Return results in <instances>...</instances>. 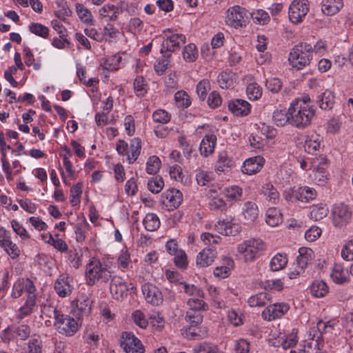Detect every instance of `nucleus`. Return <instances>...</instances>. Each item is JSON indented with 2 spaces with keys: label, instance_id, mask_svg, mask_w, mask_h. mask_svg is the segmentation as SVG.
<instances>
[{
  "label": "nucleus",
  "instance_id": "obj_6",
  "mask_svg": "<svg viewBox=\"0 0 353 353\" xmlns=\"http://www.w3.org/2000/svg\"><path fill=\"white\" fill-rule=\"evenodd\" d=\"M250 17V12L239 6H234L228 9L225 17L227 25L238 28L245 26Z\"/></svg>",
  "mask_w": 353,
  "mask_h": 353
},
{
  "label": "nucleus",
  "instance_id": "obj_42",
  "mask_svg": "<svg viewBox=\"0 0 353 353\" xmlns=\"http://www.w3.org/2000/svg\"><path fill=\"white\" fill-rule=\"evenodd\" d=\"M161 54V57H159L154 65V71L158 75L163 74L170 63L171 54L169 52Z\"/></svg>",
  "mask_w": 353,
  "mask_h": 353
},
{
  "label": "nucleus",
  "instance_id": "obj_56",
  "mask_svg": "<svg viewBox=\"0 0 353 353\" xmlns=\"http://www.w3.org/2000/svg\"><path fill=\"white\" fill-rule=\"evenodd\" d=\"M161 162L157 156L150 157L146 162V172L149 174H155L160 170Z\"/></svg>",
  "mask_w": 353,
  "mask_h": 353
},
{
  "label": "nucleus",
  "instance_id": "obj_12",
  "mask_svg": "<svg viewBox=\"0 0 353 353\" xmlns=\"http://www.w3.org/2000/svg\"><path fill=\"white\" fill-rule=\"evenodd\" d=\"M110 290L112 296L119 299L127 296L129 290L134 292L136 288L132 283L128 285L121 278L114 276L111 279Z\"/></svg>",
  "mask_w": 353,
  "mask_h": 353
},
{
  "label": "nucleus",
  "instance_id": "obj_1",
  "mask_svg": "<svg viewBox=\"0 0 353 353\" xmlns=\"http://www.w3.org/2000/svg\"><path fill=\"white\" fill-rule=\"evenodd\" d=\"M289 114L292 126L303 129L310 125L315 115L310 97L305 95L294 99L289 107Z\"/></svg>",
  "mask_w": 353,
  "mask_h": 353
},
{
  "label": "nucleus",
  "instance_id": "obj_47",
  "mask_svg": "<svg viewBox=\"0 0 353 353\" xmlns=\"http://www.w3.org/2000/svg\"><path fill=\"white\" fill-rule=\"evenodd\" d=\"M76 12L80 20L86 24H92V15L91 12L81 3H76Z\"/></svg>",
  "mask_w": 353,
  "mask_h": 353
},
{
  "label": "nucleus",
  "instance_id": "obj_34",
  "mask_svg": "<svg viewBox=\"0 0 353 353\" xmlns=\"http://www.w3.org/2000/svg\"><path fill=\"white\" fill-rule=\"evenodd\" d=\"M299 256L296 257L297 268L303 271L307 264L312 260V250L306 248H301L299 250Z\"/></svg>",
  "mask_w": 353,
  "mask_h": 353
},
{
  "label": "nucleus",
  "instance_id": "obj_53",
  "mask_svg": "<svg viewBox=\"0 0 353 353\" xmlns=\"http://www.w3.org/2000/svg\"><path fill=\"white\" fill-rule=\"evenodd\" d=\"M57 10L55 11V15L61 20H65L66 17L71 15L72 12L64 0H57Z\"/></svg>",
  "mask_w": 353,
  "mask_h": 353
},
{
  "label": "nucleus",
  "instance_id": "obj_24",
  "mask_svg": "<svg viewBox=\"0 0 353 353\" xmlns=\"http://www.w3.org/2000/svg\"><path fill=\"white\" fill-rule=\"evenodd\" d=\"M54 290L60 297H65L72 292V288L69 282V277L65 274L60 275L54 282Z\"/></svg>",
  "mask_w": 353,
  "mask_h": 353
},
{
  "label": "nucleus",
  "instance_id": "obj_8",
  "mask_svg": "<svg viewBox=\"0 0 353 353\" xmlns=\"http://www.w3.org/2000/svg\"><path fill=\"white\" fill-rule=\"evenodd\" d=\"M121 346L126 353L145 352V347L141 341L132 332H123Z\"/></svg>",
  "mask_w": 353,
  "mask_h": 353
},
{
  "label": "nucleus",
  "instance_id": "obj_30",
  "mask_svg": "<svg viewBox=\"0 0 353 353\" xmlns=\"http://www.w3.org/2000/svg\"><path fill=\"white\" fill-rule=\"evenodd\" d=\"M234 264V261L230 257L224 256L221 265L214 270V276L222 279L227 278L230 275L231 270L233 269Z\"/></svg>",
  "mask_w": 353,
  "mask_h": 353
},
{
  "label": "nucleus",
  "instance_id": "obj_57",
  "mask_svg": "<svg viewBox=\"0 0 353 353\" xmlns=\"http://www.w3.org/2000/svg\"><path fill=\"white\" fill-rule=\"evenodd\" d=\"M12 332H15L16 338H19L21 340H26L30 336L31 329L29 325L26 324L18 325H13Z\"/></svg>",
  "mask_w": 353,
  "mask_h": 353
},
{
  "label": "nucleus",
  "instance_id": "obj_40",
  "mask_svg": "<svg viewBox=\"0 0 353 353\" xmlns=\"http://www.w3.org/2000/svg\"><path fill=\"white\" fill-rule=\"evenodd\" d=\"M334 95L330 90H325L318 100L319 107L322 110H331L334 105Z\"/></svg>",
  "mask_w": 353,
  "mask_h": 353
},
{
  "label": "nucleus",
  "instance_id": "obj_7",
  "mask_svg": "<svg viewBox=\"0 0 353 353\" xmlns=\"http://www.w3.org/2000/svg\"><path fill=\"white\" fill-rule=\"evenodd\" d=\"M332 218L334 226L341 228L349 223L352 212L348 205L344 203L336 204L332 210Z\"/></svg>",
  "mask_w": 353,
  "mask_h": 353
},
{
  "label": "nucleus",
  "instance_id": "obj_39",
  "mask_svg": "<svg viewBox=\"0 0 353 353\" xmlns=\"http://www.w3.org/2000/svg\"><path fill=\"white\" fill-rule=\"evenodd\" d=\"M265 221L272 227L276 226L281 223L283 221V217L280 210L276 208H268L266 212Z\"/></svg>",
  "mask_w": 353,
  "mask_h": 353
},
{
  "label": "nucleus",
  "instance_id": "obj_41",
  "mask_svg": "<svg viewBox=\"0 0 353 353\" xmlns=\"http://www.w3.org/2000/svg\"><path fill=\"white\" fill-rule=\"evenodd\" d=\"M222 194L228 200L232 201H239L243 195V190L237 185H232L230 187L221 188Z\"/></svg>",
  "mask_w": 353,
  "mask_h": 353
},
{
  "label": "nucleus",
  "instance_id": "obj_64",
  "mask_svg": "<svg viewBox=\"0 0 353 353\" xmlns=\"http://www.w3.org/2000/svg\"><path fill=\"white\" fill-rule=\"evenodd\" d=\"M297 329H292V332L286 336L281 342V345L283 349H288L294 346L297 343Z\"/></svg>",
  "mask_w": 353,
  "mask_h": 353
},
{
  "label": "nucleus",
  "instance_id": "obj_11",
  "mask_svg": "<svg viewBox=\"0 0 353 353\" xmlns=\"http://www.w3.org/2000/svg\"><path fill=\"white\" fill-rule=\"evenodd\" d=\"M222 194L221 188L219 186H212L207 192V196L210 201L209 208L212 210H220L221 212L226 210L227 204Z\"/></svg>",
  "mask_w": 353,
  "mask_h": 353
},
{
  "label": "nucleus",
  "instance_id": "obj_3",
  "mask_svg": "<svg viewBox=\"0 0 353 353\" xmlns=\"http://www.w3.org/2000/svg\"><path fill=\"white\" fill-rule=\"evenodd\" d=\"M112 278L111 272L106 265L96 259L92 258L86 265L85 279L88 285L92 286L98 281L108 283Z\"/></svg>",
  "mask_w": 353,
  "mask_h": 353
},
{
  "label": "nucleus",
  "instance_id": "obj_54",
  "mask_svg": "<svg viewBox=\"0 0 353 353\" xmlns=\"http://www.w3.org/2000/svg\"><path fill=\"white\" fill-rule=\"evenodd\" d=\"M134 90L136 95L143 97L148 91V84L142 76H138L134 81Z\"/></svg>",
  "mask_w": 353,
  "mask_h": 353
},
{
  "label": "nucleus",
  "instance_id": "obj_35",
  "mask_svg": "<svg viewBox=\"0 0 353 353\" xmlns=\"http://www.w3.org/2000/svg\"><path fill=\"white\" fill-rule=\"evenodd\" d=\"M217 81L221 88L230 89L234 86L235 75L231 72L223 71L219 74Z\"/></svg>",
  "mask_w": 353,
  "mask_h": 353
},
{
  "label": "nucleus",
  "instance_id": "obj_58",
  "mask_svg": "<svg viewBox=\"0 0 353 353\" xmlns=\"http://www.w3.org/2000/svg\"><path fill=\"white\" fill-rule=\"evenodd\" d=\"M250 15L254 23L260 25L267 24L270 19L269 14L263 10H256L252 13L250 12Z\"/></svg>",
  "mask_w": 353,
  "mask_h": 353
},
{
  "label": "nucleus",
  "instance_id": "obj_14",
  "mask_svg": "<svg viewBox=\"0 0 353 353\" xmlns=\"http://www.w3.org/2000/svg\"><path fill=\"white\" fill-rule=\"evenodd\" d=\"M36 288L33 282L29 279H18L14 284L12 296L14 299L20 297L23 292H27L28 296L35 295Z\"/></svg>",
  "mask_w": 353,
  "mask_h": 353
},
{
  "label": "nucleus",
  "instance_id": "obj_61",
  "mask_svg": "<svg viewBox=\"0 0 353 353\" xmlns=\"http://www.w3.org/2000/svg\"><path fill=\"white\" fill-rule=\"evenodd\" d=\"M246 93L250 100H257L262 96V89L256 83H250L247 86Z\"/></svg>",
  "mask_w": 353,
  "mask_h": 353
},
{
  "label": "nucleus",
  "instance_id": "obj_13",
  "mask_svg": "<svg viewBox=\"0 0 353 353\" xmlns=\"http://www.w3.org/2000/svg\"><path fill=\"white\" fill-rule=\"evenodd\" d=\"M289 309L290 305L286 303L270 304L262 312V316L265 320L272 321L282 317Z\"/></svg>",
  "mask_w": 353,
  "mask_h": 353
},
{
  "label": "nucleus",
  "instance_id": "obj_55",
  "mask_svg": "<svg viewBox=\"0 0 353 353\" xmlns=\"http://www.w3.org/2000/svg\"><path fill=\"white\" fill-rule=\"evenodd\" d=\"M6 253L12 259H16L21 254V250L18 245L12 239L1 247Z\"/></svg>",
  "mask_w": 353,
  "mask_h": 353
},
{
  "label": "nucleus",
  "instance_id": "obj_63",
  "mask_svg": "<svg viewBox=\"0 0 353 353\" xmlns=\"http://www.w3.org/2000/svg\"><path fill=\"white\" fill-rule=\"evenodd\" d=\"M41 343L39 336H32L28 343V353H41Z\"/></svg>",
  "mask_w": 353,
  "mask_h": 353
},
{
  "label": "nucleus",
  "instance_id": "obj_28",
  "mask_svg": "<svg viewBox=\"0 0 353 353\" xmlns=\"http://www.w3.org/2000/svg\"><path fill=\"white\" fill-rule=\"evenodd\" d=\"M322 139L320 135L312 132L307 134L305 139L304 149L310 154H314L319 150L321 145Z\"/></svg>",
  "mask_w": 353,
  "mask_h": 353
},
{
  "label": "nucleus",
  "instance_id": "obj_49",
  "mask_svg": "<svg viewBox=\"0 0 353 353\" xmlns=\"http://www.w3.org/2000/svg\"><path fill=\"white\" fill-rule=\"evenodd\" d=\"M182 54L183 59L189 63L195 61L199 56L198 49L194 43H190L185 46Z\"/></svg>",
  "mask_w": 353,
  "mask_h": 353
},
{
  "label": "nucleus",
  "instance_id": "obj_31",
  "mask_svg": "<svg viewBox=\"0 0 353 353\" xmlns=\"http://www.w3.org/2000/svg\"><path fill=\"white\" fill-rule=\"evenodd\" d=\"M343 7V0H323L322 12L326 15H334Z\"/></svg>",
  "mask_w": 353,
  "mask_h": 353
},
{
  "label": "nucleus",
  "instance_id": "obj_20",
  "mask_svg": "<svg viewBox=\"0 0 353 353\" xmlns=\"http://www.w3.org/2000/svg\"><path fill=\"white\" fill-rule=\"evenodd\" d=\"M142 291L148 303L152 305H159L163 302V296L159 290L152 285L145 284Z\"/></svg>",
  "mask_w": 353,
  "mask_h": 353
},
{
  "label": "nucleus",
  "instance_id": "obj_36",
  "mask_svg": "<svg viewBox=\"0 0 353 353\" xmlns=\"http://www.w3.org/2000/svg\"><path fill=\"white\" fill-rule=\"evenodd\" d=\"M311 294L316 298H322L329 292V287L322 280H316L310 285Z\"/></svg>",
  "mask_w": 353,
  "mask_h": 353
},
{
  "label": "nucleus",
  "instance_id": "obj_59",
  "mask_svg": "<svg viewBox=\"0 0 353 353\" xmlns=\"http://www.w3.org/2000/svg\"><path fill=\"white\" fill-rule=\"evenodd\" d=\"M187 305L189 307V310L199 311L201 312V311H206L208 310V304L203 300L197 298L189 299L187 301Z\"/></svg>",
  "mask_w": 353,
  "mask_h": 353
},
{
  "label": "nucleus",
  "instance_id": "obj_23",
  "mask_svg": "<svg viewBox=\"0 0 353 353\" xmlns=\"http://www.w3.org/2000/svg\"><path fill=\"white\" fill-rule=\"evenodd\" d=\"M91 303L89 296L85 293H79L73 301V304L79 312V316L88 315L91 311Z\"/></svg>",
  "mask_w": 353,
  "mask_h": 353
},
{
  "label": "nucleus",
  "instance_id": "obj_52",
  "mask_svg": "<svg viewBox=\"0 0 353 353\" xmlns=\"http://www.w3.org/2000/svg\"><path fill=\"white\" fill-rule=\"evenodd\" d=\"M174 100L178 108L185 109L191 105V100L188 94L183 91H177L174 94Z\"/></svg>",
  "mask_w": 353,
  "mask_h": 353
},
{
  "label": "nucleus",
  "instance_id": "obj_33",
  "mask_svg": "<svg viewBox=\"0 0 353 353\" xmlns=\"http://www.w3.org/2000/svg\"><path fill=\"white\" fill-rule=\"evenodd\" d=\"M35 297V295H30V296L27 297V300L24 305L19 309L16 315V319L17 320L21 321L32 312L36 303Z\"/></svg>",
  "mask_w": 353,
  "mask_h": 353
},
{
  "label": "nucleus",
  "instance_id": "obj_18",
  "mask_svg": "<svg viewBox=\"0 0 353 353\" xmlns=\"http://www.w3.org/2000/svg\"><path fill=\"white\" fill-rule=\"evenodd\" d=\"M162 197L165 198L163 202L169 208V210H173L177 208L183 201L182 193L179 190L174 188L165 192L162 194Z\"/></svg>",
  "mask_w": 353,
  "mask_h": 353
},
{
  "label": "nucleus",
  "instance_id": "obj_2",
  "mask_svg": "<svg viewBox=\"0 0 353 353\" xmlns=\"http://www.w3.org/2000/svg\"><path fill=\"white\" fill-rule=\"evenodd\" d=\"M312 59V45L306 42H300L295 45L288 56L290 65L298 70L310 65Z\"/></svg>",
  "mask_w": 353,
  "mask_h": 353
},
{
  "label": "nucleus",
  "instance_id": "obj_16",
  "mask_svg": "<svg viewBox=\"0 0 353 353\" xmlns=\"http://www.w3.org/2000/svg\"><path fill=\"white\" fill-rule=\"evenodd\" d=\"M264 163V158L259 155L249 158L243 162L241 171L245 174H254L261 170Z\"/></svg>",
  "mask_w": 353,
  "mask_h": 353
},
{
  "label": "nucleus",
  "instance_id": "obj_62",
  "mask_svg": "<svg viewBox=\"0 0 353 353\" xmlns=\"http://www.w3.org/2000/svg\"><path fill=\"white\" fill-rule=\"evenodd\" d=\"M163 180L160 176L152 177L148 182V190L155 194L160 192L163 189Z\"/></svg>",
  "mask_w": 353,
  "mask_h": 353
},
{
  "label": "nucleus",
  "instance_id": "obj_44",
  "mask_svg": "<svg viewBox=\"0 0 353 353\" xmlns=\"http://www.w3.org/2000/svg\"><path fill=\"white\" fill-rule=\"evenodd\" d=\"M143 224L148 231H155L161 225L158 216L154 213H148L145 215L143 221Z\"/></svg>",
  "mask_w": 353,
  "mask_h": 353
},
{
  "label": "nucleus",
  "instance_id": "obj_60",
  "mask_svg": "<svg viewBox=\"0 0 353 353\" xmlns=\"http://www.w3.org/2000/svg\"><path fill=\"white\" fill-rule=\"evenodd\" d=\"M83 183H77L70 188V202L72 206H75L80 203V196L82 194Z\"/></svg>",
  "mask_w": 353,
  "mask_h": 353
},
{
  "label": "nucleus",
  "instance_id": "obj_50",
  "mask_svg": "<svg viewBox=\"0 0 353 353\" xmlns=\"http://www.w3.org/2000/svg\"><path fill=\"white\" fill-rule=\"evenodd\" d=\"M269 300V295L267 293L261 292L251 296L248 299V303L252 307H262L264 306Z\"/></svg>",
  "mask_w": 353,
  "mask_h": 353
},
{
  "label": "nucleus",
  "instance_id": "obj_4",
  "mask_svg": "<svg viewBox=\"0 0 353 353\" xmlns=\"http://www.w3.org/2000/svg\"><path fill=\"white\" fill-rule=\"evenodd\" d=\"M53 326L55 330L60 334L65 336H74L81 326L80 316L77 319L63 312L58 314Z\"/></svg>",
  "mask_w": 353,
  "mask_h": 353
},
{
  "label": "nucleus",
  "instance_id": "obj_10",
  "mask_svg": "<svg viewBox=\"0 0 353 353\" xmlns=\"http://www.w3.org/2000/svg\"><path fill=\"white\" fill-rule=\"evenodd\" d=\"M185 43V36L179 33L165 34V38L161 43V53L171 52L179 50Z\"/></svg>",
  "mask_w": 353,
  "mask_h": 353
},
{
  "label": "nucleus",
  "instance_id": "obj_43",
  "mask_svg": "<svg viewBox=\"0 0 353 353\" xmlns=\"http://www.w3.org/2000/svg\"><path fill=\"white\" fill-rule=\"evenodd\" d=\"M234 162L230 159L226 152L223 151L219 153L218 160L215 165V170L221 173L225 171V168H231L233 166Z\"/></svg>",
  "mask_w": 353,
  "mask_h": 353
},
{
  "label": "nucleus",
  "instance_id": "obj_37",
  "mask_svg": "<svg viewBox=\"0 0 353 353\" xmlns=\"http://www.w3.org/2000/svg\"><path fill=\"white\" fill-rule=\"evenodd\" d=\"M288 256L284 253H277L274 255L270 262V268L273 272L279 271L284 269L288 264Z\"/></svg>",
  "mask_w": 353,
  "mask_h": 353
},
{
  "label": "nucleus",
  "instance_id": "obj_46",
  "mask_svg": "<svg viewBox=\"0 0 353 353\" xmlns=\"http://www.w3.org/2000/svg\"><path fill=\"white\" fill-rule=\"evenodd\" d=\"M83 253L80 249H70L68 251V259L70 266L78 269L82 263Z\"/></svg>",
  "mask_w": 353,
  "mask_h": 353
},
{
  "label": "nucleus",
  "instance_id": "obj_29",
  "mask_svg": "<svg viewBox=\"0 0 353 353\" xmlns=\"http://www.w3.org/2000/svg\"><path fill=\"white\" fill-rule=\"evenodd\" d=\"M242 214L246 223L254 222L259 216L257 205L252 201H246L242 208Z\"/></svg>",
  "mask_w": 353,
  "mask_h": 353
},
{
  "label": "nucleus",
  "instance_id": "obj_5",
  "mask_svg": "<svg viewBox=\"0 0 353 353\" xmlns=\"http://www.w3.org/2000/svg\"><path fill=\"white\" fill-rule=\"evenodd\" d=\"M265 249V243L260 239H250L244 241L237 248L239 253L243 254L246 262L253 261Z\"/></svg>",
  "mask_w": 353,
  "mask_h": 353
},
{
  "label": "nucleus",
  "instance_id": "obj_17",
  "mask_svg": "<svg viewBox=\"0 0 353 353\" xmlns=\"http://www.w3.org/2000/svg\"><path fill=\"white\" fill-rule=\"evenodd\" d=\"M301 346L302 347L299 350V353H325L322 351L323 341H320L316 338L309 336V333H307V339L303 341V344L301 345ZM290 353L296 352L291 350Z\"/></svg>",
  "mask_w": 353,
  "mask_h": 353
},
{
  "label": "nucleus",
  "instance_id": "obj_19",
  "mask_svg": "<svg viewBox=\"0 0 353 353\" xmlns=\"http://www.w3.org/2000/svg\"><path fill=\"white\" fill-rule=\"evenodd\" d=\"M185 320L190 324V326L186 330L187 332L191 335L193 339L201 337V335L196 332L194 327L200 325L203 321V315L199 311L188 310L185 314Z\"/></svg>",
  "mask_w": 353,
  "mask_h": 353
},
{
  "label": "nucleus",
  "instance_id": "obj_32",
  "mask_svg": "<svg viewBox=\"0 0 353 353\" xmlns=\"http://www.w3.org/2000/svg\"><path fill=\"white\" fill-rule=\"evenodd\" d=\"M99 15L105 21H115L119 14V8L114 5L106 4L99 9Z\"/></svg>",
  "mask_w": 353,
  "mask_h": 353
},
{
  "label": "nucleus",
  "instance_id": "obj_51",
  "mask_svg": "<svg viewBox=\"0 0 353 353\" xmlns=\"http://www.w3.org/2000/svg\"><path fill=\"white\" fill-rule=\"evenodd\" d=\"M192 353H222V352L216 345L203 342L194 346Z\"/></svg>",
  "mask_w": 353,
  "mask_h": 353
},
{
  "label": "nucleus",
  "instance_id": "obj_22",
  "mask_svg": "<svg viewBox=\"0 0 353 353\" xmlns=\"http://www.w3.org/2000/svg\"><path fill=\"white\" fill-rule=\"evenodd\" d=\"M217 252L215 248H207L201 251L196 256V265L201 268L211 265L216 257Z\"/></svg>",
  "mask_w": 353,
  "mask_h": 353
},
{
  "label": "nucleus",
  "instance_id": "obj_48",
  "mask_svg": "<svg viewBox=\"0 0 353 353\" xmlns=\"http://www.w3.org/2000/svg\"><path fill=\"white\" fill-rule=\"evenodd\" d=\"M272 118L275 124L278 126H284L286 123L290 124V115L289 109L288 111L276 110L273 112Z\"/></svg>",
  "mask_w": 353,
  "mask_h": 353
},
{
  "label": "nucleus",
  "instance_id": "obj_15",
  "mask_svg": "<svg viewBox=\"0 0 353 353\" xmlns=\"http://www.w3.org/2000/svg\"><path fill=\"white\" fill-rule=\"evenodd\" d=\"M216 230L222 235L235 236L241 231V226L234 219H226L219 221L215 225Z\"/></svg>",
  "mask_w": 353,
  "mask_h": 353
},
{
  "label": "nucleus",
  "instance_id": "obj_45",
  "mask_svg": "<svg viewBox=\"0 0 353 353\" xmlns=\"http://www.w3.org/2000/svg\"><path fill=\"white\" fill-rule=\"evenodd\" d=\"M261 194L267 200L274 203L279 199V193L271 183H265L262 186Z\"/></svg>",
  "mask_w": 353,
  "mask_h": 353
},
{
  "label": "nucleus",
  "instance_id": "obj_25",
  "mask_svg": "<svg viewBox=\"0 0 353 353\" xmlns=\"http://www.w3.org/2000/svg\"><path fill=\"white\" fill-rule=\"evenodd\" d=\"M350 271L342 264L335 263L332 269L330 276L333 281L337 284H343L349 280Z\"/></svg>",
  "mask_w": 353,
  "mask_h": 353
},
{
  "label": "nucleus",
  "instance_id": "obj_21",
  "mask_svg": "<svg viewBox=\"0 0 353 353\" xmlns=\"http://www.w3.org/2000/svg\"><path fill=\"white\" fill-rule=\"evenodd\" d=\"M229 110L236 116H247L251 108V105L243 99H236L228 102Z\"/></svg>",
  "mask_w": 353,
  "mask_h": 353
},
{
  "label": "nucleus",
  "instance_id": "obj_38",
  "mask_svg": "<svg viewBox=\"0 0 353 353\" xmlns=\"http://www.w3.org/2000/svg\"><path fill=\"white\" fill-rule=\"evenodd\" d=\"M141 150V140L139 137L132 139L130 141V152L128 161L130 164L133 163L139 157Z\"/></svg>",
  "mask_w": 353,
  "mask_h": 353
},
{
  "label": "nucleus",
  "instance_id": "obj_27",
  "mask_svg": "<svg viewBox=\"0 0 353 353\" xmlns=\"http://www.w3.org/2000/svg\"><path fill=\"white\" fill-rule=\"evenodd\" d=\"M216 137L214 134H206L200 144V153L202 156L208 157L211 155L216 144Z\"/></svg>",
  "mask_w": 353,
  "mask_h": 353
},
{
  "label": "nucleus",
  "instance_id": "obj_9",
  "mask_svg": "<svg viewBox=\"0 0 353 353\" xmlns=\"http://www.w3.org/2000/svg\"><path fill=\"white\" fill-rule=\"evenodd\" d=\"M308 10L307 0H294L289 7V19L293 23H300Z\"/></svg>",
  "mask_w": 353,
  "mask_h": 353
},
{
  "label": "nucleus",
  "instance_id": "obj_26",
  "mask_svg": "<svg viewBox=\"0 0 353 353\" xmlns=\"http://www.w3.org/2000/svg\"><path fill=\"white\" fill-rule=\"evenodd\" d=\"M332 330L333 324H332L330 321L325 322L323 321H319L316 326L310 328L308 332L309 336L323 341L322 337L323 334L332 332Z\"/></svg>",
  "mask_w": 353,
  "mask_h": 353
}]
</instances>
